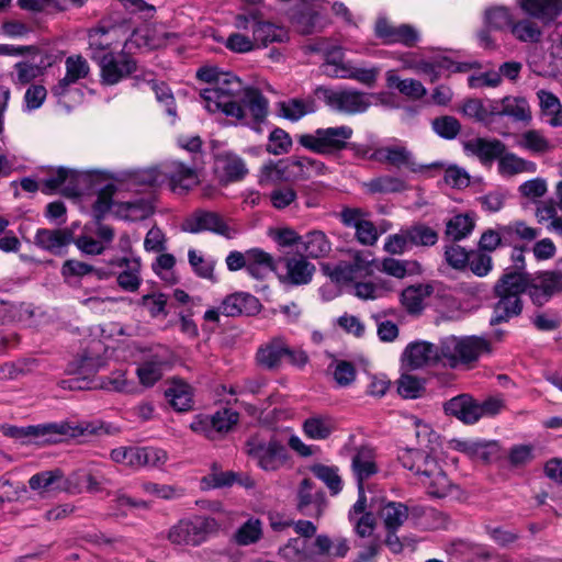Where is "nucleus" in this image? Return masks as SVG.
<instances>
[{
  "mask_svg": "<svg viewBox=\"0 0 562 562\" xmlns=\"http://www.w3.org/2000/svg\"><path fill=\"white\" fill-rule=\"evenodd\" d=\"M196 77L206 83L201 98L209 112H222L261 132L260 125L268 114V100L258 89L245 86L236 75L215 66L201 67Z\"/></svg>",
  "mask_w": 562,
  "mask_h": 562,
  "instance_id": "1",
  "label": "nucleus"
},
{
  "mask_svg": "<svg viewBox=\"0 0 562 562\" xmlns=\"http://www.w3.org/2000/svg\"><path fill=\"white\" fill-rule=\"evenodd\" d=\"M199 182L194 169L182 162L171 160L146 169L126 173L124 186L130 190L157 189L165 184L178 194L191 190Z\"/></svg>",
  "mask_w": 562,
  "mask_h": 562,
  "instance_id": "2",
  "label": "nucleus"
},
{
  "mask_svg": "<svg viewBox=\"0 0 562 562\" xmlns=\"http://www.w3.org/2000/svg\"><path fill=\"white\" fill-rule=\"evenodd\" d=\"M33 491L44 488H61V490H106L109 480L99 473H92L88 470L80 469L64 479L63 472L58 469L52 471H43L31 476L29 481Z\"/></svg>",
  "mask_w": 562,
  "mask_h": 562,
  "instance_id": "3",
  "label": "nucleus"
},
{
  "mask_svg": "<svg viewBox=\"0 0 562 562\" xmlns=\"http://www.w3.org/2000/svg\"><path fill=\"white\" fill-rule=\"evenodd\" d=\"M526 277L520 271L506 272L495 284V294L498 297L494 306L491 324H499L518 316L522 304L520 294L526 290Z\"/></svg>",
  "mask_w": 562,
  "mask_h": 562,
  "instance_id": "4",
  "label": "nucleus"
},
{
  "mask_svg": "<svg viewBox=\"0 0 562 562\" xmlns=\"http://www.w3.org/2000/svg\"><path fill=\"white\" fill-rule=\"evenodd\" d=\"M416 437L420 446V451L416 452L419 460H424L426 465L424 473L428 475L436 474L435 486L438 490L448 491L452 488V485L446 474L437 469L438 460L442 459V446L443 441L440 437L430 428L429 425L415 420Z\"/></svg>",
  "mask_w": 562,
  "mask_h": 562,
  "instance_id": "5",
  "label": "nucleus"
},
{
  "mask_svg": "<svg viewBox=\"0 0 562 562\" xmlns=\"http://www.w3.org/2000/svg\"><path fill=\"white\" fill-rule=\"evenodd\" d=\"M490 350V341L484 337L448 336L441 339L443 364L451 368H456L460 363L476 361L483 353H487Z\"/></svg>",
  "mask_w": 562,
  "mask_h": 562,
  "instance_id": "6",
  "label": "nucleus"
},
{
  "mask_svg": "<svg viewBox=\"0 0 562 562\" xmlns=\"http://www.w3.org/2000/svg\"><path fill=\"white\" fill-rule=\"evenodd\" d=\"M95 432V427L90 423H50L45 425L29 426L26 428L11 427L7 432L14 438L33 437L44 442H58L63 436L76 438Z\"/></svg>",
  "mask_w": 562,
  "mask_h": 562,
  "instance_id": "7",
  "label": "nucleus"
},
{
  "mask_svg": "<svg viewBox=\"0 0 562 562\" xmlns=\"http://www.w3.org/2000/svg\"><path fill=\"white\" fill-rule=\"evenodd\" d=\"M321 68L323 74L328 77L352 79L367 87H373L380 74V68L376 66L367 68L345 60L340 48L328 52Z\"/></svg>",
  "mask_w": 562,
  "mask_h": 562,
  "instance_id": "8",
  "label": "nucleus"
},
{
  "mask_svg": "<svg viewBox=\"0 0 562 562\" xmlns=\"http://www.w3.org/2000/svg\"><path fill=\"white\" fill-rule=\"evenodd\" d=\"M353 131L347 125L317 128L314 133L302 134L297 140L304 148L319 154L334 155L347 148Z\"/></svg>",
  "mask_w": 562,
  "mask_h": 562,
  "instance_id": "9",
  "label": "nucleus"
},
{
  "mask_svg": "<svg viewBox=\"0 0 562 562\" xmlns=\"http://www.w3.org/2000/svg\"><path fill=\"white\" fill-rule=\"evenodd\" d=\"M220 525L214 518L195 516L192 519H182L172 526L167 538L177 546H199L215 535Z\"/></svg>",
  "mask_w": 562,
  "mask_h": 562,
  "instance_id": "10",
  "label": "nucleus"
},
{
  "mask_svg": "<svg viewBox=\"0 0 562 562\" xmlns=\"http://www.w3.org/2000/svg\"><path fill=\"white\" fill-rule=\"evenodd\" d=\"M284 358L300 368L308 361L306 352L300 348H291L283 336H276L262 344L256 355L258 364L268 370L279 369Z\"/></svg>",
  "mask_w": 562,
  "mask_h": 562,
  "instance_id": "11",
  "label": "nucleus"
},
{
  "mask_svg": "<svg viewBox=\"0 0 562 562\" xmlns=\"http://www.w3.org/2000/svg\"><path fill=\"white\" fill-rule=\"evenodd\" d=\"M319 93L325 100L326 104L333 110L347 113L356 114L366 112L371 105V94L355 90H333L328 88H318Z\"/></svg>",
  "mask_w": 562,
  "mask_h": 562,
  "instance_id": "12",
  "label": "nucleus"
},
{
  "mask_svg": "<svg viewBox=\"0 0 562 562\" xmlns=\"http://www.w3.org/2000/svg\"><path fill=\"white\" fill-rule=\"evenodd\" d=\"M184 232L196 234L201 232H212L227 239L237 235V231L224 221V218L214 212L196 211L189 216L182 224Z\"/></svg>",
  "mask_w": 562,
  "mask_h": 562,
  "instance_id": "13",
  "label": "nucleus"
},
{
  "mask_svg": "<svg viewBox=\"0 0 562 562\" xmlns=\"http://www.w3.org/2000/svg\"><path fill=\"white\" fill-rule=\"evenodd\" d=\"M249 24L251 25L254 42H256L257 46H267L270 43H280L288 38V32L284 27L262 21L257 14L238 15L236 18V26L238 29L246 30Z\"/></svg>",
  "mask_w": 562,
  "mask_h": 562,
  "instance_id": "14",
  "label": "nucleus"
},
{
  "mask_svg": "<svg viewBox=\"0 0 562 562\" xmlns=\"http://www.w3.org/2000/svg\"><path fill=\"white\" fill-rule=\"evenodd\" d=\"M102 83L112 86L136 70L135 60L124 52H112L108 56L99 57Z\"/></svg>",
  "mask_w": 562,
  "mask_h": 562,
  "instance_id": "15",
  "label": "nucleus"
},
{
  "mask_svg": "<svg viewBox=\"0 0 562 562\" xmlns=\"http://www.w3.org/2000/svg\"><path fill=\"white\" fill-rule=\"evenodd\" d=\"M370 158L380 164H387L397 170H407L409 172H420L424 166L417 164L413 154L402 144L385 145L373 150Z\"/></svg>",
  "mask_w": 562,
  "mask_h": 562,
  "instance_id": "16",
  "label": "nucleus"
},
{
  "mask_svg": "<svg viewBox=\"0 0 562 562\" xmlns=\"http://www.w3.org/2000/svg\"><path fill=\"white\" fill-rule=\"evenodd\" d=\"M248 454L257 461L265 471H276L288 461V451L278 441L261 443L256 440L248 441Z\"/></svg>",
  "mask_w": 562,
  "mask_h": 562,
  "instance_id": "17",
  "label": "nucleus"
},
{
  "mask_svg": "<svg viewBox=\"0 0 562 562\" xmlns=\"http://www.w3.org/2000/svg\"><path fill=\"white\" fill-rule=\"evenodd\" d=\"M526 290L536 305H543L550 299L562 292V282L549 270L537 273L533 277L526 276Z\"/></svg>",
  "mask_w": 562,
  "mask_h": 562,
  "instance_id": "18",
  "label": "nucleus"
},
{
  "mask_svg": "<svg viewBox=\"0 0 562 562\" xmlns=\"http://www.w3.org/2000/svg\"><path fill=\"white\" fill-rule=\"evenodd\" d=\"M374 268V258L369 251L356 252L351 261L337 265L330 272V277L337 282L355 281L371 276Z\"/></svg>",
  "mask_w": 562,
  "mask_h": 562,
  "instance_id": "19",
  "label": "nucleus"
},
{
  "mask_svg": "<svg viewBox=\"0 0 562 562\" xmlns=\"http://www.w3.org/2000/svg\"><path fill=\"white\" fill-rule=\"evenodd\" d=\"M351 471L358 492L372 488V481L379 472L372 449L362 447L356 451L351 459Z\"/></svg>",
  "mask_w": 562,
  "mask_h": 562,
  "instance_id": "20",
  "label": "nucleus"
},
{
  "mask_svg": "<svg viewBox=\"0 0 562 562\" xmlns=\"http://www.w3.org/2000/svg\"><path fill=\"white\" fill-rule=\"evenodd\" d=\"M237 422L238 414L236 412L223 409L212 416L195 417L190 427L193 431L213 439L216 434L227 432Z\"/></svg>",
  "mask_w": 562,
  "mask_h": 562,
  "instance_id": "21",
  "label": "nucleus"
},
{
  "mask_svg": "<svg viewBox=\"0 0 562 562\" xmlns=\"http://www.w3.org/2000/svg\"><path fill=\"white\" fill-rule=\"evenodd\" d=\"M403 361L412 369H418L437 362L443 363L441 340L438 345L424 340L411 342L403 353Z\"/></svg>",
  "mask_w": 562,
  "mask_h": 562,
  "instance_id": "22",
  "label": "nucleus"
},
{
  "mask_svg": "<svg viewBox=\"0 0 562 562\" xmlns=\"http://www.w3.org/2000/svg\"><path fill=\"white\" fill-rule=\"evenodd\" d=\"M450 449L464 453L474 462L491 463L499 457V447L496 441L486 440H451Z\"/></svg>",
  "mask_w": 562,
  "mask_h": 562,
  "instance_id": "23",
  "label": "nucleus"
},
{
  "mask_svg": "<svg viewBox=\"0 0 562 562\" xmlns=\"http://www.w3.org/2000/svg\"><path fill=\"white\" fill-rule=\"evenodd\" d=\"M375 34L384 44H402L413 47L419 41L418 31L409 24L392 25L386 19L380 18L375 23Z\"/></svg>",
  "mask_w": 562,
  "mask_h": 562,
  "instance_id": "24",
  "label": "nucleus"
},
{
  "mask_svg": "<svg viewBox=\"0 0 562 562\" xmlns=\"http://www.w3.org/2000/svg\"><path fill=\"white\" fill-rule=\"evenodd\" d=\"M214 172L221 183L243 180L248 173L244 159L231 151L218 154L214 162Z\"/></svg>",
  "mask_w": 562,
  "mask_h": 562,
  "instance_id": "25",
  "label": "nucleus"
},
{
  "mask_svg": "<svg viewBox=\"0 0 562 562\" xmlns=\"http://www.w3.org/2000/svg\"><path fill=\"white\" fill-rule=\"evenodd\" d=\"M282 262L285 268V273L279 277L282 283L304 285L312 281L315 272V266L304 256H286L282 259Z\"/></svg>",
  "mask_w": 562,
  "mask_h": 562,
  "instance_id": "26",
  "label": "nucleus"
},
{
  "mask_svg": "<svg viewBox=\"0 0 562 562\" xmlns=\"http://www.w3.org/2000/svg\"><path fill=\"white\" fill-rule=\"evenodd\" d=\"M66 74L52 88L55 97H64L71 85L88 77L90 67L88 61L80 55L69 56L65 60Z\"/></svg>",
  "mask_w": 562,
  "mask_h": 562,
  "instance_id": "27",
  "label": "nucleus"
},
{
  "mask_svg": "<svg viewBox=\"0 0 562 562\" xmlns=\"http://www.w3.org/2000/svg\"><path fill=\"white\" fill-rule=\"evenodd\" d=\"M74 228L47 229L36 232L35 244L54 255H63L64 249L74 240Z\"/></svg>",
  "mask_w": 562,
  "mask_h": 562,
  "instance_id": "28",
  "label": "nucleus"
},
{
  "mask_svg": "<svg viewBox=\"0 0 562 562\" xmlns=\"http://www.w3.org/2000/svg\"><path fill=\"white\" fill-rule=\"evenodd\" d=\"M549 55L551 61L548 65L532 61L530 67L538 76L558 77L562 72V25L558 26L551 35Z\"/></svg>",
  "mask_w": 562,
  "mask_h": 562,
  "instance_id": "29",
  "label": "nucleus"
},
{
  "mask_svg": "<svg viewBox=\"0 0 562 562\" xmlns=\"http://www.w3.org/2000/svg\"><path fill=\"white\" fill-rule=\"evenodd\" d=\"M326 165L317 159L310 157H290L288 158V179L291 181L306 180L325 175Z\"/></svg>",
  "mask_w": 562,
  "mask_h": 562,
  "instance_id": "30",
  "label": "nucleus"
},
{
  "mask_svg": "<svg viewBox=\"0 0 562 562\" xmlns=\"http://www.w3.org/2000/svg\"><path fill=\"white\" fill-rule=\"evenodd\" d=\"M445 412L464 424H474L482 417L479 403L467 394L456 396L445 404Z\"/></svg>",
  "mask_w": 562,
  "mask_h": 562,
  "instance_id": "31",
  "label": "nucleus"
},
{
  "mask_svg": "<svg viewBox=\"0 0 562 562\" xmlns=\"http://www.w3.org/2000/svg\"><path fill=\"white\" fill-rule=\"evenodd\" d=\"M520 9L529 16L549 23L562 13V0H517Z\"/></svg>",
  "mask_w": 562,
  "mask_h": 562,
  "instance_id": "32",
  "label": "nucleus"
},
{
  "mask_svg": "<svg viewBox=\"0 0 562 562\" xmlns=\"http://www.w3.org/2000/svg\"><path fill=\"white\" fill-rule=\"evenodd\" d=\"M260 307L261 304L256 296L246 292H237L223 301L221 313L226 316L254 315L260 311Z\"/></svg>",
  "mask_w": 562,
  "mask_h": 562,
  "instance_id": "33",
  "label": "nucleus"
},
{
  "mask_svg": "<svg viewBox=\"0 0 562 562\" xmlns=\"http://www.w3.org/2000/svg\"><path fill=\"white\" fill-rule=\"evenodd\" d=\"M202 490H211V488H225L237 486L245 490H250L255 487L254 480L244 473L236 472H221V473H212L202 479Z\"/></svg>",
  "mask_w": 562,
  "mask_h": 562,
  "instance_id": "34",
  "label": "nucleus"
},
{
  "mask_svg": "<svg viewBox=\"0 0 562 562\" xmlns=\"http://www.w3.org/2000/svg\"><path fill=\"white\" fill-rule=\"evenodd\" d=\"M79 173L76 170L59 167L49 169L48 175L42 180L41 190L45 194H52L63 184L67 183L64 193L67 195L75 194V186Z\"/></svg>",
  "mask_w": 562,
  "mask_h": 562,
  "instance_id": "35",
  "label": "nucleus"
},
{
  "mask_svg": "<svg viewBox=\"0 0 562 562\" xmlns=\"http://www.w3.org/2000/svg\"><path fill=\"white\" fill-rule=\"evenodd\" d=\"M467 153L476 156L481 161L487 162L494 159H499L505 153L506 146L499 139L476 137L463 144Z\"/></svg>",
  "mask_w": 562,
  "mask_h": 562,
  "instance_id": "36",
  "label": "nucleus"
},
{
  "mask_svg": "<svg viewBox=\"0 0 562 562\" xmlns=\"http://www.w3.org/2000/svg\"><path fill=\"white\" fill-rule=\"evenodd\" d=\"M337 428L335 418L327 414H314L303 423V431L313 440L327 439Z\"/></svg>",
  "mask_w": 562,
  "mask_h": 562,
  "instance_id": "37",
  "label": "nucleus"
},
{
  "mask_svg": "<svg viewBox=\"0 0 562 562\" xmlns=\"http://www.w3.org/2000/svg\"><path fill=\"white\" fill-rule=\"evenodd\" d=\"M432 293L428 284H415L405 288L401 293V303L411 315H418L425 307V300Z\"/></svg>",
  "mask_w": 562,
  "mask_h": 562,
  "instance_id": "38",
  "label": "nucleus"
},
{
  "mask_svg": "<svg viewBox=\"0 0 562 562\" xmlns=\"http://www.w3.org/2000/svg\"><path fill=\"white\" fill-rule=\"evenodd\" d=\"M315 101L312 98H291L277 103L278 114L293 122L299 121L306 114L315 112Z\"/></svg>",
  "mask_w": 562,
  "mask_h": 562,
  "instance_id": "39",
  "label": "nucleus"
},
{
  "mask_svg": "<svg viewBox=\"0 0 562 562\" xmlns=\"http://www.w3.org/2000/svg\"><path fill=\"white\" fill-rule=\"evenodd\" d=\"M135 81L137 86H140L142 83L148 85L155 92L157 101L165 106L167 114L173 119L176 117L177 112L175 106V98L171 90L165 82H157L154 79V75L151 72L144 74L143 78L136 76Z\"/></svg>",
  "mask_w": 562,
  "mask_h": 562,
  "instance_id": "40",
  "label": "nucleus"
},
{
  "mask_svg": "<svg viewBox=\"0 0 562 562\" xmlns=\"http://www.w3.org/2000/svg\"><path fill=\"white\" fill-rule=\"evenodd\" d=\"M247 272L257 280L265 279L273 269V258L260 248L247 250Z\"/></svg>",
  "mask_w": 562,
  "mask_h": 562,
  "instance_id": "41",
  "label": "nucleus"
},
{
  "mask_svg": "<svg viewBox=\"0 0 562 562\" xmlns=\"http://www.w3.org/2000/svg\"><path fill=\"white\" fill-rule=\"evenodd\" d=\"M497 168L503 177H513L520 173H535L537 164L516 154L504 153L498 159Z\"/></svg>",
  "mask_w": 562,
  "mask_h": 562,
  "instance_id": "42",
  "label": "nucleus"
},
{
  "mask_svg": "<svg viewBox=\"0 0 562 562\" xmlns=\"http://www.w3.org/2000/svg\"><path fill=\"white\" fill-rule=\"evenodd\" d=\"M154 206L149 199H136L115 204V214L128 221H140L153 213Z\"/></svg>",
  "mask_w": 562,
  "mask_h": 562,
  "instance_id": "43",
  "label": "nucleus"
},
{
  "mask_svg": "<svg viewBox=\"0 0 562 562\" xmlns=\"http://www.w3.org/2000/svg\"><path fill=\"white\" fill-rule=\"evenodd\" d=\"M363 188L372 194H387L403 192L408 186L402 177L384 175L363 182Z\"/></svg>",
  "mask_w": 562,
  "mask_h": 562,
  "instance_id": "44",
  "label": "nucleus"
},
{
  "mask_svg": "<svg viewBox=\"0 0 562 562\" xmlns=\"http://www.w3.org/2000/svg\"><path fill=\"white\" fill-rule=\"evenodd\" d=\"M301 245L311 258L326 257L331 250V244L322 231H312L302 236Z\"/></svg>",
  "mask_w": 562,
  "mask_h": 562,
  "instance_id": "45",
  "label": "nucleus"
},
{
  "mask_svg": "<svg viewBox=\"0 0 562 562\" xmlns=\"http://www.w3.org/2000/svg\"><path fill=\"white\" fill-rule=\"evenodd\" d=\"M386 83L389 88H395L405 97L414 100L423 98L427 92L420 81L412 78L401 79L393 70L386 72Z\"/></svg>",
  "mask_w": 562,
  "mask_h": 562,
  "instance_id": "46",
  "label": "nucleus"
},
{
  "mask_svg": "<svg viewBox=\"0 0 562 562\" xmlns=\"http://www.w3.org/2000/svg\"><path fill=\"white\" fill-rule=\"evenodd\" d=\"M475 221L469 214H458L446 223V238L459 241L467 238L474 229Z\"/></svg>",
  "mask_w": 562,
  "mask_h": 562,
  "instance_id": "47",
  "label": "nucleus"
},
{
  "mask_svg": "<svg viewBox=\"0 0 562 562\" xmlns=\"http://www.w3.org/2000/svg\"><path fill=\"white\" fill-rule=\"evenodd\" d=\"M166 396L178 412H186L192 407V387L183 381H173L166 391Z\"/></svg>",
  "mask_w": 562,
  "mask_h": 562,
  "instance_id": "48",
  "label": "nucleus"
},
{
  "mask_svg": "<svg viewBox=\"0 0 562 562\" xmlns=\"http://www.w3.org/2000/svg\"><path fill=\"white\" fill-rule=\"evenodd\" d=\"M89 49L91 58L99 61V57L108 56L114 52L112 49V42L110 41V32L103 27H95L89 31L88 34Z\"/></svg>",
  "mask_w": 562,
  "mask_h": 562,
  "instance_id": "49",
  "label": "nucleus"
},
{
  "mask_svg": "<svg viewBox=\"0 0 562 562\" xmlns=\"http://www.w3.org/2000/svg\"><path fill=\"white\" fill-rule=\"evenodd\" d=\"M514 16L510 10L503 5L490 7L484 11V23L490 30H510Z\"/></svg>",
  "mask_w": 562,
  "mask_h": 562,
  "instance_id": "50",
  "label": "nucleus"
},
{
  "mask_svg": "<svg viewBox=\"0 0 562 562\" xmlns=\"http://www.w3.org/2000/svg\"><path fill=\"white\" fill-rule=\"evenodd\" d=\"M117 265L125 267L117 276V284L125 291H136L140 284L139 262L137 260L123 258L117 261Z\"/></svg>",
  "mask_w": 562,
  "mask_h": 562,
  "instance_id": "51",
  "label": "nucleus"
},
{
  "mask_svg": "<svg viewBox=\"0 0 562 562\" xmlns=\"http://www.w3.org/2000/svg\"><path fill=\"white\" fill-rule=\"evenodd\" d=\"M165 361L157 355L145 360L136 370L139 382L144 386L154 385L161 376Z\"/></svg>",
  "mask_w": 562,
  "mask_h": 562,
  "instance_id": "52",
  "label": "nucleus"
},
{
  "mask_svg": "<svg viewBox=\"0 0 562 562\" xmlns=\"http://www.w3.org/2000/svg\"><path fill=\"white\" fill-rule=\"evenodd\" d=\"M509 32L517 41L522 43H537L542 36L539 25L530 19L514 20Z\"/></svg>",
  "mask_w": 562,
  "mask_h": 562,
  "instance_id": "53",
  "label": "nucleus"
},
{
  "mask_svg": "<svg viewBox=\"0 0 562 562\" xmlns=\"http://www.w3.org/2000/svg\"><path fill=\"white\" fill-rule=\"evenodd\" d=\"M387 531H396L407 519L408 509L402 503L390 502L381 512Z\"/></svg>",
  "mask_w": 562,
  "mask_h": 562,
  "instance_id": "54",
  "label": "nucleus"
},
{
  "mask_svg": "<svg viewBox=\"0 0 562 562\" xmlns=\"http://www.w3.org/2000/svg\"><path fill=\"white\" fill-rule=\"evenodd\" d=\"M503 114L518 122L531 120L530 106L525 98L505 97Z\"/></svg>",
  "mask_w": 562,
  "mask_h": 562,
  "instance_id": "55",
  "label": "nucleus"
},
{
  "mask_svg": "<svg viewBox=\"0 0 562 562\" xmlns=\"http://www.w3.org/2000/svg\"><path fill=\"white\" fill-rule=\"evenodd\" d=\"M518 145L533 154H544L552 149L549 139L537 130H529L522 133Z\"/></svg>",
  "mask_w": 562,
  "mask_h": 562,
  "instance_id": "56",
  "label": "nucleus"
},
{
  "mask_svg": "<svg viewBox=\"0 0 562 562\" xmlns=\"http://www.w3.org/2000/svg\"><path fill=\"white\" fill-rule=\"evenodd\" d=\"M282 554L295 561L312 560L315 555L314 550L310 546V541L302 538L290 539L281 549Z\"/></svg>",
  "mask_w": 562,
  "mask_h": 562,
  "instance_id": "57",
  "label": "nucleus"
},
{
  "mask_svg": "<svg viewBox=\"0 0 562 562\" xmlns=\"http://www.w3.org/2000/svg\"><path fill=\"white\" fill-rule=\"evenodd\" d=\"M261 536V521L259 519L250 518L237 529L234 535V539L239 546H249L259 541Z\"/></svg>",
  "mask_w": 562,
  "mask_h": 562,
  "instance_id": "58",
  "label": "nucleus"
},
{
  "mask_svg": "<svg viewBox=\"0 0 562 562\" xmlns=\"http://www.w3.org/2000/svg\"><path fill=\"white\" fill-rule=\"evenodd\" d=\"M293 142L288 132L276 127L268 137L266 150L274 156L288 154L292 148Z\"/></svg>",
  "mask_w": 562,
  "mask_h": 562,
  "instance_id": "59",
  "label": "nucleus"
},
{
  "mask_svg": "<svg viewBox=\"0 0 562 562\" xmlns=\"http://www.w3.org/2000/svg\"><path fill=\"white\" fill-rule=\"evenodd\" d=\"M537 98L541 114L547 117L546 122L551 126V122L560 114L561 102L555 94L544 89L537 91Z\"/></svg>",
  "mask_w": 562,
  "mask_h": 562,
  "instance_id": "60",
  "label": "nucleus"
},
{
  "mask_svg": "<svg viewBox=\"0 0 562 562\" xmlns=\"http://www.w3.org/2000/svg\"><path fill=\"white\" fill-rule=\"evenodd\" d=\"M407 232L412 246L429 247L438 241V233L425 224L413 225Z\"/></svg>",
  "mask_w": 562,
  "mask_h": 562,
  "instance_id": "61",
  "label": "nucleus"
},
{
  "mask_svg": "<svg viewBox=\"0 0 562 562\" xmlns=\"http://www.w3.org/2000/svg\"><path fill=\"white\" fill-rule=\"evenodd\" d=\"M315 477L322 481L331 492H340L342 490V480L335 467L317 464L312 468Z\"/></svg>",
  "mask_w": 562,
  "mask_h": 562,
  "instance_id": "62",
  "label": "nucleus"
},
{
  "mask_svg": "<svg viewBox=\"0 0 562 562\" xmlns=\"http://www.w3.org/2000/svg\"><path fill=\"white\" fill-rule=\"evenodd\" d=\"M281 180L291 181L288 179V159L281 160L278 164L270 161L261 167L260 183H272Z\"/></svg>",
  "mask_w": 562,
  "mask_h": 562,
  "instance_id": "63",
  "label": "nucleus"
},
{
  "mask_svg": "<svg viewBox=\"0 0 562 562\" xmlns=\"http://www.w3.org/2000/svg\"><path fill=\"white\" fill-rule=\"evenodd\" d=\"M15 72L11 75V80L15 86L22 87L31 83L41 76V68L32 63L20 61L14 65Z\"/></svg>",
  "mask_w": 562,
  "mask_h": 562,
  "instance_id": "64",
  "label": "nucleus"
}]
</instances>
